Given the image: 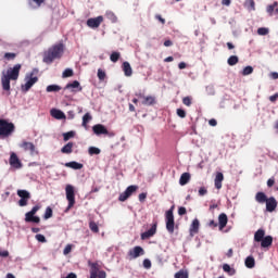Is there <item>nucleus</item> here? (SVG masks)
I'll use <instances>...</instances> for the list:
<instances>
[{"instance_id": "1", "label": "nucleus", "mask_w": 278, "mask_h": 278, "mask_svg": "<svg viewBox=\"0 0 278 278\" xmlns=\"http://www.w3.org/2000/svg\"><path fill=\"white\" fill-rule=\"evenodd\" d=\"M64 53V45L58 43L49 48L48 51L43 54V63L50 65L54 62V60H59L62 58Z\"/></svg>"}, {"instance_id": "2", "label": "nucleus", "mask_w": 278, "mask_h": 278, "mask_svg": "<svg viewBox=\"0 0 278 278\" xmlns=\"http://www.w3.org/2000/svg\"><path fill=\"white\" fill-rule=\"evenodd\" d=\"M256 199V202L258 204H264L265 203V210L268 213H274L278 206V201L275 197H267L265 192L258 191L256 192V195L254 197Z\"/></svg>"}, {"instance_id": "3", "label": "nucleus", "mask_w": 278, "mask_h": 278, "mask_svg": "<svg viewBox=\"0 0 278 278\" xmlns=\"http://www.w3.org/2000/svg\"><path fill=\"white\" fill-rule=\"evenodd\" d=\"M15 130V125L7 119H0V137H10Z\"/></svg>"}, {"instance_id": "4", "label": "nucleus", "mask_w": 278, "mask_h": 278, "mask_svg": "<svg viewBox=\"0 0 278 278\" xmlns=\"http://www.w3.org/2000/svg\"><path fill=\"white\" fill-rule=\"evenodd\" d=\"M65 191H66V199L68 201L66 212H68L71 208H73V206L76 203V201H75V189H74L73 185H67L66 188H65Z\"/></svg>"}, {"instance_id": "5", "label": "nucleus", "mask_w": 278, "mask_h": 278, "mask_svg": "<svg viewBox=\"0 0 278 278\" xmlns=\"http://www.w3.org/2000/svg\"><path fill=\"white\" fill-rule=\"evenodd\" d=\"M138 189H139V186L137 185L128 186L126 190L119 194L118 200L121 202L127 201L134 193L137 192Z\"/></svg>"}, {"instance_id": "6", "label": "nucleus", "mask_w": 278, "mask_h": 278, "mask_svg": "<svg viewBox=\"0 0 278 278\" xmlns=\"http://www.w3.org/2000/svg\"><path fill=\"white\" fill-rule=\"evenodd\" d=\"M92 130L97 136L105 135L110 138L115 137V132L114 131H109L108 128L103 124H96L92 127Z\"/></svg>"}, {"instance_id": "7", "label": "nucleus", "mask_w": 278, "mask_h": 278, "mask_svg": "<svg viewBox=\"0 0 278 278\" xmlns=\"http://www.w3.org/2000/svg\"><path fill=\"white\" fill-rule=\"evenodd\" d=\"M166 229L169 233H174L175 231V217L173 207L166 211Z\"/></svg>"}, {"instance_id": "8", "label": "nucleus", "mask_w": 278, "mask_h": 278, "mask_svg": "<svg viewBox=\"0 0 278 278\" xmlns=\"http://www.w3.org/2000/svg\"><path fill=\"white\" fill-rule=\"evenodd\" d=\"M21 68V64H15L14 67L8 68L7 74L4 73V75L13 81H16L20 77Z\"/></svg>"}, {"instance_id": "9", "label": "nucleus", "mask_w": 278, "mask_h": 278, "mask_svg": "<svg viewBox=\"0 0 278 278\" xmlns=\"http://www.w3.org/2000/svg\"><path fill=\"white\" fill-rule=\"evenodd\" d=\"M17 195L21 198V200H18V205L21 207L27 206L28 201L30 199V193L29 191L25 190V189H18L17 190Z\"/></svg>"}, {"instance_id": "10", "label": "nucleus", "mask_w": 278, "mask_h": 278, "mask_svg": "<svg viewBox=\"0 0 278 278\" xmlns=\"http://www.w3.org/2000/svg\"><path fill=\"white\" fill-rule=\"evenodd\" d=\"M26 79H28L27 83L25 85H22L23 92H28L31 87L38 81V77L34 76V73H30L29 76L27 75Z\"/></svg>"}, {"instance_id": "11", "label": "nucleus", "mask_w": 278, "mask_h": 278, "mask_svg": "<svg viewBox=\"0 0 278 278\" xmlns=\"http://www.w3.org/2000/svg\"><path fill=\"white\" fill-rule=\"evenodd\" d=\"M104 22V17L99 15L97 17H91L87 20V26L91 29H97Z\"/></svg>"}, {"instance_id": "12", "label": "nucleus", "mask_w": 278, "mask_h": 278, "mask_svg": "<svg viewBox=\"0 0 278 278\" xmlns=\"http://www.w3.org/2000/svg\"><path fill=\"white\" fill-rule=\"evenodd\" d=\"M142 255H144V250L141 245H136L132 249H130L128 252V256L130 261L136 260Z\"/></svg>"}, {"instance_id": "13", "label": "nucleus", "mask_w": 278, "mask_h": 278, "mask_svg": "<svg viewBox=\"0 0 278 278\" xmlns=\"http://www.w3.org/2000/svg\"><path fill=\"white\" fill-rule=\"evenodd\" d=\"M156 230H157V220H154L152 227L141 233V239L148 240V239L152 238L156 233Z\"/></svg>"}, {"instance_id": "14", "label": "nucleus", "mask_w": 278, "mask_h": 278, "mask_svg": "<svg viewBox=\"0 0 278 278\" xmlns=\"http://www.w3.org/2000/svg\"><path fill=\"white\" fill-rule=\"evenodd\" d=\"M21 148L26 151V152H30L31 155L34 154H38V151H36V147L33 142L30 141H23L21 143Z\"/></svg>"}, {"instance_id": "15", "label": "nucleus", "mask_w": 278, "mask_h": 278, "mask_svg": "<svg viewBox=\"0 0 278 278\" xmlns=\"http://www.w3.org/2000/svg\"><path fill=\"white\" fill-rule=\"evenodd\" d=\"M10 165L13 168L20 169L22 168V162L21 160L17 157V154L15 152L11 153V157H10Z\"/></svg>"}, {"instance_id": "16", "label": "nucleus", "mask_w": 278, "mask_h": 278, "mask_svg": "<svg viewBox=\"0 0 278 278\" xmlns=\"http://www.w3.org/2000/svg\"><path fill=\"white\" fill-rule=\"evenodd\" d=\"M228 224V216L226 213H219L218 216V226H219V230H223L224 228L227 227Z\"/></svg>"}, {"instance_id": "17", "label": "nucleus", "mask_w": 278, "mask_h": 278, "mask_svg": "<svg viewBox=\"0 0 278 278\" xmlns=\"http://www.w3.org/2000/svg\"><path fill=\"white\" fill-rule=\"evenodd\" d=\"M11 80L12 79L10 77H8L7 75H4V73H3L2 77H1V85H2V89L4 91L9 92L11 90V85H10Z\"/></svg>"}, {"instance_id": "18", "label": "nucleus", "mask_w": 278, "mask_h": 278, "mask_svg": "<svg viewBox=\"0 0 278 278\" xmlns=\"http://www.w3.org/2000/svg\"><path fill=\"white\" fill-rule=\"evenodd\" d=\"M199 230H200V222L198 218H194L192 224H191V227H190V235L191 237H193L194 235L199 233Z\"/></svg>"}, {"instance_id": "19", "label": "nucleus", "mask_w": 278, "mask_h": 278, "mask_svg": "<svg viewBox=\"0 0 278 278\" xmlns=\"http://www.w3.org/2000/svg\"><path fill=\"white\" fill-rule=\"evenodd\" d=\"M273 245V236L267 235L261 240V248H269Z\"/></svg>"}, {"instance_id": "20", "label": "nucleus", "mask_w": 278, "mask_h": 278, "mask_svg": "<svg viewBox=\"0 0 278 278\" xmlns=\"http://www.w3.org/2000/svg\"><path fill=\"white\" fill-rule=\"evenodd\" d=\"M225 177L224 174L222 172H218L215 178V187L216 189L220 190L223 188V181H224Z\"/></svg>"}, {"instance_id": "21", "label": "nucleus", "mask_w": 278, "mask_h": 278, "mask_svg": "<svg viewBox=\"0 0 278 278\" xmlns=\"http://www.w3.org/2000/svg\"><path fill=\"white\" fill-rule=\"evenodd\" d=\"M65 167L72 168V169H75V170H79V169H83L84 165H83V163L72 161V162H66Z\"/></svg>"}, {"instance_id": "22", "label": "nucleus", "mask_w": 278, "mask_h": 278, "mask_svg": "<svg viewBox=\"0 0 278 278\" xmlns=\"http://www.w3.org/2000/svg\"><path fill=\"white\" fill-rule=\"evenodd\" d=\"M51 115L52 117H54L55 119H64L65 118V113L61 110H58V109H52L51 110Z\"/></svg>"}, {"instance_id": "23", "label": "nucleus", "mask_w": 278, "mask_h": 278, "mask_svg": "<svg viewBox=\"0 0 278 278\" xmlns=\"http://www.w3.org/2000/svg\"><path fill=\"white\" fill-rule=\"evenodd\" d=\"M46 0H28V4L33 10H37L45 4Z\"/></svg>"}, {"instance_id": "24", "label": "nucleus", "mask_w": 278, "mask_h": 278, "mask_svg": "<svg viewBox=\"0 0 278 278\" xmlns=\"http://www.w3.org/2000/svg\"><path fill=\"white\" fill-rule=\"evenodd\" d=\"M191 180V175L190 173L186 172L184 173L181 176H180V179H179V182H180V186H186L190 182Z\"/></svg>"}, {"instance_id": "25", "label": "nucleus", "mask_w": 278, "mask_h": 278, "mask_svg": "<svg viewBox=\"0 0 278 278\" xmlns=\"http://www.w3.org/2000/svg\"><path fill=\"white\" fill-rule=\"evenodd\" d=\"M243 8H245V10H248V12H254L256 10L255 1L254 0H245V2H243Z\"/></svg>"}, {"instance_id": "26", "label": "nucleus", "mask_w": 278, "mask_h": 278, "mask_svg": "<svg viewBox=\"0 0 278 278\" xmlns=\"http://www.w3.org/2000/svg\"><path fill=\"white\" fill-rule=\"evenodd\" d=\"M123 71H124L126 77H131V75H132V67L130 66L129 62L125 61L123 63Z\"/></svg>"}, {"instance_id": "27", "label": "nucleus", "mask_w": 278, "mask_h": 278, "mask_svg": "<svg viewBox=\"0 0 278 278\" xmlns=\"http://www.w3.org/2000/svg\"><path fill=\"white\" fill-rule=\"evenodd\" d=\"M266 231L263 228H260L254 232V241L262 242V239L265 237Z\"/></svg>"}, {"instance_id": "28", "label": "nucleus", "mask_w": 278, "mask_h": 278, "mask_svg": "<svg viewBox=\"0 0 278 278\" xmlns=\"http://www.w3.org/2000/svg\"><path fill=\"white\" fill-rule=\"evenodd\" d=\"M73 148H74V142L70 141L68 143H66V144L62 148L61 152H62L63 154H71V153H73Z\"/></svg>"}, {"instance_id": "29", "label": "nucleus", "mask_w": 278, "mask_h": 278, "mask_svg": "<svg viewBox=\"0 0 278 278\" xmlns=\"http://www.w3.org/2000/svg\"><path fill=\"white\" fill-rule=\"evenodd\" d=\"M142 104L146 106H151L155 104V98L153 96H147L144 97V100L142 101Z\"/></svg>"}, {"instance_id": "30", "label": "nucleus", "mask_w": 278, "mask_h": 278, "mask_svg": "<svg viewBox=\"0 0 278 278\" xmlns=\"http://www.w3.org/2000/svg\"><path fill=\"white\" fill-rule=\"evenodd\" d=\"M25 222L26 223L39 224L40 223V217L36 216V215H25Z\"/></svg>"}, {"instance_id": "31", "label": "nucleus", "mask_w": 278, "mask_h": 278, "mask_svg": "<svg viewBox=\"0 0 278 278\" xmlns=\"http://www.w3.org/2000/svg\"><path fill=\"white\" fill-rule=\"evenodd\" d=\"M62 90V87L60 85H49L47 86V92L52 93V92H60Z\"/></svg>"}, {"instance_id": "32", "label": "nucleus", "mask_w": 278, "mask_h": 278, "mask_svg": "<svg viewBox=\"0 0 278 278\" xmlns=\"http://www.w3.org/2000/svg\"><path fill=\"white\" fill-rule=\"evenodd\" d=\"M276 11V14H278V2H274L273 4L267 5V12L269 15H273V13Z\"/></svg>"}, {"instance_id": "33", "label": "nucleus", "mask_w": 278, "mask_h": 278, "mask_svg": "<svg viewBox=\"0 0 278 278\" xmlns=\"http://www.w3.org/2000/svg\"><path fill=\"white\" fill-rule=\"evenodd\" d=\"M245 267L250 269L255 267V258H253V256H248V258H245Z\"/></svg>"}, {"instance_id": "34", "label": "nucleus", "mask_w": 278, "mask_h": 278, "mask_svg": "<svg viewBox=\"0 0 278 278\" xmlns=\"http://www.w3.org/2000/svg\"><path fill=\"white\" fill-rule=\"evenodd\" d=\"M239 63V58L238 55H230L228 58V65L229 66H236Z\"/></svg>"}, {"instance_id": "35", "label": "nucleus", "mask_w": 278, "mask_h": 278, "mask_svg": "<svg viewBox=\"0 0 278 278\" xmlns=\"http://www.w3.org/2000/svg\"><path fill=\"white\" fill-rule=\"evenodd\" d=\"M80 87V83L78 80H74L73 83H68L65 86V90H70V89H77Z\"/></svg>"}, {"instance_id": "36", "label": "nucleus", "mask_w": 278, "mask_h": 278, "mask_svg": "<svg viewBox=\"0 0 278 278\" xmlns=\"http://www.w3.org/2000/svg\"><path fill=\"white\" fill-rule=\"evenodd\" d=\"M92 119V116L90 113H86L83 116V127L87 128L88 123Z\"/></svg>"}, {"instance_id": "37", "label": "nucleus", "mask_w": 278, "mask_h": 278, "mask_svg": "<svg viewBox=\"0 0 278 278\" xmlns=\"http://www.w3.org/2000/svg\"><path fill=\"white\" fill-rule=\"evenodd\" d=\"M106 18L110 20L113 24L117 23V16L112 11L106 12Z\"/></svg>"}, {"instance_id": "38", "label": "nucleus", "mask_w": 278, "mask_h": 278, "mask_svg": "<svg viewBox=\"0 0 278 278\" xmlns=\"http://www.w3.org/2000/svg\"><path fill=\"white\" fill-rule=\"evenodd\" d=\"M223 269L230 276H233L236 274V269H231L230 265H228L227 263L224 264Z\"/></svg>"}, {"instance_id": "39", "label": "nucleus", "mask_w": 278, "mask_h": 278, "mask_svg": "<svg viewBox=\"0 0 278 278\" xmlns=\"http://www.w3.org/2000/svg\"><path fill=\"white\" fill-rule=\"evenodd\" d=\"M89 155H99L101 153V149L97 147H89L88 149Z\"/></svg>"}, {"instance_id": "40", "label": "nucleus", "mask_w": 278, "mask_h": 278, "mask_svg": "<svg viewBox=\"0 0 278 278\" xmlns=\"http://www.w3.org/2000/svg\"><path fill=\"white\" fill-rule=\"evenodd\" d=\"M253 71H254L253 66L248 65L243 67V72H241V74H243V76H249L253 74Z\"/></svg>"}, {"instance_id": "41", "label": "nucleus", "mask_w": 278, "mask_h": 278, "mask_svg": "<svg viewBox=\"0 0 278 278\" xmlns=\"http://www.w3.org/2000/svg\"><path fill=\"white\" fill-rule=\"evenodd\" d=\"M121 53L117 51L112 52L110 59L113 63H117L119 61Z\"/></svg>"}, {"instance_id": "42", "label": "nucleus", "mask_w": 278, "mask_h": 278, "mask_svg": "<svg viewBox=\"0 0 278 278\" xmlns=\"http://www.w3.org/2000/svg\"><path fill=\"white\" fill-rule=\"evenodd\" d=\"M52 216H53V210L51 208V206H48L46 208L43 218L47 220V219H50Z\"/></svg>"}, {"instance_id": "43", "label": "nucleus", "mask_w": 278, "mask_h": 278, "mask_svg": "<svg viewBox=\"0 0 278 278\" xmlns=\"http://www.w3.org/2000/svg\"><path fill=\"white\" fill-rule=\"evenodd\" d=\"M74 137H75V131L73 130L63 134V138L65 142Z\"/></svg>"}, {"instance_id": "44", "label": "nucleus", "mask_w": 278, "mask_h": 278, "mask_svg": "<svg viewBox=\"0 0 278 278\" xmlns=\"http://www.w3.org/2000/svg\"><path fill=\"white\" fill-rule=\"evenodd\" d=\"M39 210H40V206L35 205L29 212L25 214V216H35Z\"/></svg>"}, {"instance_id": "45", "label": "nucleus", "mask_w": 278, "mask_h": 278, "mask_svg": "<svg viewBox=\"0 0 278 278\" xmlns=\"http://www.w3.org/2000/svg\"><path fill=\"white\" fill-rule=\"evenodd\" d=\"M89 228L91 229L92 232L98 233L99 232V227L98 224L93 220L89 223Z\"/></svg>"}, {"instance_id": "46", "label": "nucleus", "mask_w": 278, "mask_h": 278, "mask_svg": "<svg viewBox=\"0 0 278 278\" xmlns=\"http://www.w3.org/2000/svg\"><path fill=\"white\" fill-rule=\"evenodd\" d=\"M74 75V71L72 68H66L63 74H62V77L63 78H70V77H73Z\"/></svg>"}, {"instance_id": "47", "label": "nucleus", "mask_w": 278, "mask_h": 278, "mask_svg": "<svg viewBox=\"0 0 278 278\" xmlns=\"http://www.w3.org/2000/svg\"><path fill=\"white\" fill-rule=\"evenodd\" d=\"M16 58V53L14 52H5L4 53V60L7 61H13Z\"/></svg>"}, {"instance_id": "48", "label": "nucleus", "mask_w": 278, "mask_h": 278, "mask_svg": "<svg viewBox=\"0 0 278 278\" xmlns=\"http://www.w3.org/2000/svg\"><path fill=\"white\" fill-rule=\"evenodd\" d=\"M256 33H258V36H267L269 33V29L266 27H258V29L256 30Z\"/></svg>"}, {"instance_id": "49", "label": "nucleus", "mask_w": 278, "mask_h": 278, "mask_svg": "<svg viewBox=\"0 0 278 278\" xmlns=\"http://www.w3.org/2000/svg\"><path fill=\"white\" fill-rule=\"evenodd\" d=\"M90 267H91V271L90 273H94V274H97L98 275V273H99V265H98V263H90Z\"/></svg>"}, {"instance_id": "50", "label": "nucleus", "mask_w": 278, "mask_h": 278, "mask_svg": "<svg viewBox=\"0 0 278 278\" xmlns=\"http://www.w3.org/2000/svg\"><path fill=\"white\" fill-rule=\"evenodd\" d=\"M182 103L186 105V106H191L192 105V99L191 97L187 96L182 99Z\"/></svg>"}, {"instance_id": "51", "label": "nucleus", "mask_w": 278, "mask_h": 278, "mask_svg": "<svg viewBox=\"0 0 278 278\" xmlns=\"http://www.w3.org/2000/svg\"><path fill=\"white\" fill-rule=\"evenodd\" d=\"M98 77L101 81H103L106 77V73L103 70L99 68L98 70Z\"/></svg>"}, {"instance_id": "52", "label": "nucleus", "mask_w": 278, "mask_h": 278, "mask_svg": "<svg viewBox=\"0 0 278 278\" xmlns=\"http://www.w3.org/2000/svg\"><path fill=\"white\" fill-rule=\"evenodd\" d=\"M177 115L180 118H186L187 117V112L184 109H177Z\"/></svg>"}, {"instance_id": "53", "label": "nucleus", "mask_w": 278, "mask_h": 278, "mask_svg": "<svg viewBox=\"0 0 278 278\" xmlns=\"http://www.w3.org/2000/svg\"><path fill=\"white\" fill-rule=\"evenodd\" d=\"M175 278H188V274L186 271H177V274L175 275Z\"/></svg>"}, {"instance_id": "54", "label": "nucleus", "mask_w": 278, "mask_h": 278, "mask_svg": "<svg viewBox=\"0 0 278 278\" xmlns=\"http://www.w3.org/2000/svg\"><path fill=\"white\" fill-rule=\"evenodd\" d=\"M143 267H144L146 269H150V268L152 267V263H151L150 258H144V261H143Z\"/></svg>"}, {"instance_id": "55", "label": "nucleus", "mask_w": 278, "mask_h": 278, "mask_svg": "<svg viewBox=\"0 0 278 278\" xmlns=\"http://www.w3.org/2000/svg\"><path fill=\"white\" fill-rule=\"evenodd\" d=\"M36 240L41 242V243H46V237L42 233H37L36 235Z\"/></svg>"}, {"instance_id": "56", "label": "nucleus", "mask_w": 278, "mask_h": 278, "mask_svg": "<svg viewBox=\"0 0 278 278\" xmlns=\"http://www.w3.org/2000/svg\"><path fill=\"white\" fill-rule=\"evenodd\" d=\"M275 185V177L271 176L269 179H267V187L273 188Z\"/></svg>"}, {"instance_id": "57", "label": "nucleus", "mask_w": 278, "mask_h": 278, "mask_svg": "<svg viewBox=\"0 0 278 278\" xmlns=\"http://www.w3.org/2000/svg\"><path fill=\"white\" fill-rule=\"evenodd\" d=\"M219 224L215 219H211L208 223V227L211 228H217Z\"/></svg>"}, {"instance_id": "58", "label": "nucleus", "mask_w": 278, "mask_h": 278, "mask_svg": "<svg viewBox=\"0 0 278 278\" xmlns=\"http://www.w3.org/2000/svg\"><path fill=\"white\" fill-rule=\"evenodd\" d=\"M155 18L162 24L165 25L166 24V20L164 17H162L161 14H156Z\"/></svg>"}, {"instance_id": "59", "label": "nucleus", "mask_w": 278, "mask_h": 278, "mask_svg": "<svg viewBox=\"0 0 278 278\" xmlns=\"http://www.w3.org/2000/svg\"><path fill=\"white\" fill-rule=\"evenodd\" d=\"M199 194H200V197L206 195L207 194V189L205 187H201L199 189Z\"/></svg>"}, {"instance_id": "60", "label": "nucleus", "mask_w": 278, "mask_h": 278, "mask_svg": "<svg viewBox=\"0 0 278 278\" xmlns=\"http://www.w3.org/2000/svg\"><path fill=\"white\" fill-rule=\"evenodd\" d=\"M147 197H148V193H147V192H141V193L139 194V201H140L141 203H143V202L146 201Z\"/></svg>"}, {"instance_id": "61", "label": "nucleus", "mask_w": 278, "mask_h": 278, "mask_svg": "<svg viewBox=\"0 0 278 278\" xmlns=\"http://www.w3.org/2000/svg\"><path fill=\"white\" fill-rule=\"evenodd\" d=\"M278 100V92L269 96V102L275 103Z\"/></svg>"}, {"instance_id": "62", "label": "nucleus", "mask_w": 278, "mask_h": 278, "mask_svg": "<svg viewBox=\"0 0 278 278\" xmlns=\"http://www.w3.org/2000/svg\"><path fill=\"white\" fill-rule=\"evenodd\" d=\"M178 213L180 216H184L187 214V208L185 206H180L178 210Z\"/></svg>"}, {"instance_id": "63", "label": "nucleus", "mask_w": 278, "mask_h": 278, "mask_svg": "<svg viewBox=\"0 0 278 278\" xmlns=\"http://www.w3.org/2000/svg\"><path fill=\"white\" fill-rule=\"evenodd\" d=\"M72 251V245L71 244H67L64 249V255H68Z\"/></svg>"}, {"instance_id": "64", "label": "nucleus", "mask_w": 278, "mask_h": 278, "mask_svg": "<svg viewBox=\"0 0 278 278\" xmlns=\"http://www.w3.org/2000/svg\"><path fill=\"white\" fill-rule=\"evenodd\" d=\"M98 278H106V271H99Z\"/></svg>"}]
</instances>
